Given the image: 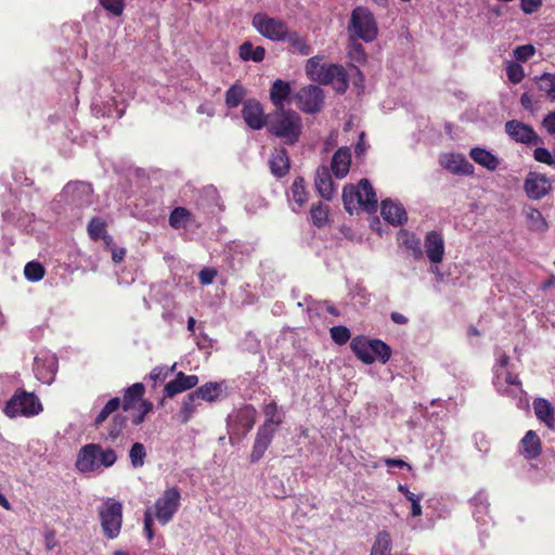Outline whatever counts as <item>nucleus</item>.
I'll list each match as a JSON object with an SVG mask.
<instances>
[{
  "mask_svg": "<svg viewBox=\"0 0 555 555\" xmlns=\"http://www.w3.org/2000/svg\"><path fill=\"white\" fill-rule=\"evenodd\" d=\"M117 453L112 448H104L100 443H88L80 448L76 468L83 474L102 473L117 462Z\"/></svg>",
  "mask_w": 555,
  "mask_h": 555,
  "instance_id": "nucleus-1",
  "label": "nucleus"
},
{
  "mask_svg": "<svg viewBox=\"0 0 555 555\" xmlns=\"http://www.w3.org/2000/svg\"><path fill=\"white\" fill-rule=\"evenodd\" d=\"M301 129V117L292 109L280 108L268 115V131L286 144H295L300 138Z\"/></svg>",
  "mask_w": 555,
  "mask_h": 555,
  "instance_id": "nucleus-2",
  "label": "nucleus"
},
{
  "mask_svg": "<svg viewBox=\"0 0 555 555\" xmlns=\"http://www.w3.org/2000/svg\"><path fill=\"white\" fill-rule=\"evenodd\" d=\"M306 72L311 80L323 85H332L339 93H344L348 88L345 68L336 64H321L319 56H313L307 61Z\"/></svg>",
  "mask_w": 555,
  "mask_h": 555,
  "instance_id": "nucleus-3",
  "label": "nucleus"
},
{
  "mask_svg": "<svg viewBox=\"0 0 555 555\" xmlns=\"http://www.w3.org/2000/svg\"><path fill=\"white\" fill-rule=\"evenodd\" d=\"M42 411V404L34 392L18 389L4 406V414L10 418L18 416L33 417Z\"/></svg>",
  "mask_w": 555,
  "mask_h": 555,
  "instance_id": "nucleus-4",
  "label": "nucleus"
},
{
  "mask_svg": "<svg viewBox=\"0 0 555 555\" xmlns=\"http://www.w3.org/2000/svg\"><path fill=\"white\" fill-rule=\"evenodd\" d=\"M348 34L351 38H358L365 42H372L377 37V24L372 12L364 7L352 10Z\"/></svg>",
  "mask_w": 555,
  "mask_h": 555,
  "instance_id": "nucleus-5",
  "label": "nucleus"
},
{
  "mask_svg": "<svg viewBox=\"0 0 555 555\" xmlns=\"http://www.w3.org/2000/svg\"><path fill=\"white\" fill-rule=\"evenodd\" d=\"M361 191L369 193L371 201H365L366 211L375 212L377 210V196L373 186L367 179H361L357 186L348 184L343 190V202L345 209L352 214L353 210L361 208L363 204V197H361Z\"/></svg>",
  "mask_w": 555,
  "mask_h": 555,
  "instance_id": "nucleus-6",
  "label": "nucleus"
},
{
  "mask_svg": "<svg viewBox=\"0 0 555 555\" xmlns=\"http://www.w3.org/2000/svg\"><path fill=\"white\" fill-rule=\"evenodd\" d=\"M101 527L104 535L113 540L118 537L122 525V505L119 501L108 498L99 508Z\"/></svg>",
  "mask_w": 555,
  "mask_h": 555,
  "instance_id": "nucleus-7",
  "label": "nucleus"
},
{
  "mask_svg": "<svg viewBox=\"0 0 555 555\" xmlns=\"http://www.w3.org/2000/svg\"><path fill=\"white\" fill-rule=\"evenodd\" d=\"M251 24L262 37L271 41H285L289 29L283 20L271 17L266 13L255 14Z\"/></svg>",
  "mask_w": 555,
  "mask_h": 555,
  "instance_id": "nucleus-8",
  "label": "nucleus"
},
{
  "mask_svg": "<svg viewBox=\"0 0 555 555\" xmlns=\"http://www.w3.org/2000/svg\"><path fill=\"white\" fill-rule=\"evenodd\" d=\"M180 501L181 492L178 487L166 489L154 504L156 519L162 525L171 521L180 507Z\"/></svg>",
  "mask_w": 555,
  "mask_h": 555,
  "instance_id": "nucleus-9",
  "label": "nucleus"
},
{
  "mask_svg": "<svg viewBox=\"0 0 555 555\" xmlns=\"http://www.w3.org/2000/svg\"><path fill=\"white\" fill-rule=\"evenodd\" d=\"M298 107L308 114H314L322 107L324 94L320 87L310 85L301 88L297 95Z\"/></svg>",
  "mask_w": 555,
  "mask_h": 555,
  "instance_id": "nucleus-10",
  "label": "nucleus"
},
{
  "mask_svg": "<svg viewBox=\"0 0 555 555\" xmlns=\"http://www.w3.org/2000/svg\"><path fill=\"white\" fill-rule=\"evenodd\" d=\"M256 417V409L250 404H246L229 415L228 424L232 430L245 436L254 427Z\"/></svg>",
  "mask_w": 555,
  "mask_h": 555,
  "instance_id": "nucleus-11",
  "label": "nucleus"
},
{
  "mask_svg": "<svg viewBox=\"0 0 555 555\" xmlns=\"http://www.w3.org/2000/svg\"><path fill=\"white\" fill-rule=\"evenodd\" d=\"M505 132L516 142L527 145L538 144L541 139L534 129L519 120L513 119L505 124Z\"/></svg>",
  "mask_w": 555,
  "mask_h": 555,
  "instance_id": "nucleus-12",
  "label": "nucleus"
},
{
  "mask_svg": "<svg viewBox=\"0 0 555 555\" xmlns=\"http://www.w3.org/2000/svg\"><path fill=\"white\" fill-rule=\"evenodd\" d=\"M242 116L246 125L254 130H260L266 125L268 126V116L264 115L261 104L255 99L243 103Z\"/></svg>",
  "mask_w": 555,
  "mask_h": 555,
  "instance_id": "nucleus-13",
  "label": "nucleus"
},
{
  "mask_svg": "<svg viewBox=\"0 0 555 555\" xmlns=\"http://www.w3.org/2000/svg\"><path fill=\"white\" fill-rule=\"evenodd\" d=\"M92 193L91 184L82 181L69 182L63 190L64 196L77 206L90 205Z\"/></svg>",
  "mask_w": 555,
  "mask_h": 555,
  "instance_id": "nucleus-14",
  "label": "nucleus"
},
{
  "mask_svg": "<svg viewBox=\"0 0 555 555\" xmlns=\"http://www.w3.org/2000/svg\"><path fill=\"white\" fill-rule=\"evenodd\" d=\"M527 196L531 199H540L550 193L552 183L546 176L529 172L524 184Z\"/></svg>",
  "mask_w": 555,
  "mask_h": 555,
  "instance_id": "nucleus-15",
  "label": "nucleus"
},
{
  "mask_svg": "<svg viewBox=\"0 0 555 555\" xmlns=\"http://www.w3.org/2000/svg\"><path fill=\"white\" fill-rule=\"evenodd\" d=\"M440 165L453 175L469 176L474 172V166L463 154L446 153L439 158Z\"/></svg>",
  "mask_w": 555,
  "mask_h": 555,
  "instance_id": "nucleus-16",
  "label": "nucleus"
},
{
  "mask_svg": "<svg viewBox=\"0 0 555 555\" xmlns=\"http://www.w3.org/2000/svg\"><path fill=\"white\" fill-rule=\"evenodd\" d=\"M424 248L429 261L434 264L441 263L444 256V240L441 233L430 231L425 235Z\"/></svg>",
  "mask_w": 555,
  "mask_h": 555,
  "instance_id": "nucleus-17",
  "label": "nucleus"
},
{
  "mask_svg": "<svg viewBox=\"0 0 555 555\" xmlns=\"http://www.w3.org/2000/svg\"><path fill=\"white\" fill-rule=\"evenodd\" d=\"M276 430V428L263 425L259 426L256 434L254 447L250 453V461L253 463L258 462L263 456L264 452L271 444Z\"/></svg>",
  "mask_w": 555,
  "mask_h": 555,
  "instance_id": "nucleus-18",
  "label": "nucleus"
},
{
  "mask_svg": "<svg viewBox=\"0 0 555 555\" xmlns=\"http://www.w3.org/2000/svg\"><path fill=\"white\" fill-rule=\"evenodd\" d=\"M380 214L392 225H401L408 220L406 211L402 204L391 199L382 202Z\"/></svg>",
  "mask_w": 555,
  "mask_h": 555,
  "instance_id": "nucleus-19",
  "label": "nucleus"
},
{
  "mask_svg": "<svg viewBox=\"0 0 555 555\" xmlns=\"http://www.w3.org/2000/svg\"><path fill=\"white\" fill-rule=\"evenodd\" d=\"M198 384V376L185 375L183 372H179L176 378L170 380L165 386V395L167 397H173L185 390L194 388Z\"/></svg>",
  "mask_w": 555,
  "mask_h": 555,
  "instance_id": "nucleus-20",
  "label": "nucleus"
},
{
  "mask_svg": "<svg viewBox=\"0 0 555 555\" xmlns=\"http://www.w3.org/2000/svg\"><path fill=\"white\" fill-rule=\"evenodd\" d=\"M351 152L349 147L338 149L332 158L331 169L337 179H343L349 172Z\"/></svg>",
  "mask_w": 555,
  "mask_h": 555,
  "instance_id": "nucleus-21",
  "label": "nucleus"
},
{
  "mask_svg": "<svg viewBox=\"0 0 555 555\" xmlns=\"http://www.w3.org/2000/svg\"><path fill=\"white\" fill-rule=\"evenodd\" d=\"M314 184L317 191L325 201H331L333 198L334 183L327 167L321 166L318 168Z\"/></svg>",
  "mask_w": 555,
  "mask_h": 555,
  "instance_id": "nucleus-22",
  "label": "nucleus"
},
{
  "mask_svg": "<svg viewBox=\"0 0 555 555\" xmlns=\"http://www.w3.org/2000/svg\"><path fill=\"white\" fill-rule=\"evenodd\" d=\"M398 242L405 247L415 260H420L424 256L420 238L412 232L400 230L398 233Z\"/></svg>",
  "mask_w": 555,
  "mask_h": 555,
  "instance_id": "nucleus-23",
  "label": "nucleus"
},
{
  "mask_svg": "<svg viewBox=\"0 0 555 555\" xmlns=\"http://www.w3.org/2000/svg\"><path fill=\"white\" fill-rule=\"evenodd\" d=\"M469 156L475 163L490 171H494L500 165L499 157L482 147H473L469 152Z\"/></svg>",
  "mask_w": 555,
  "mask_h": 555,
  "instance_id": "nucleus-24",
  "label": "nucleus"
},
{
  "mask_svg": "<svg viewBox=\"0 0 555 555\" xmlns=\"http://www.w3.org/2000/svg\"><path fill=\"white\" fill-rule=\"evenodd\" d=\"M272 175L284 177L289 171V158L285 149L275 150L269 162Z\"/></svg>",
  "mask_w": 555,
  "mask_h": 555,
  "instance_id": "nucleus-25",
  "label": "nucleus"
},
{
  "mask_svg": "<svg viewBox=\"0 0 555 555\" xmlns=\"http://www.w3.org/2000/svg\"><path fill=\"white\" fill-rule=\"evenodd\" d=\"M350 348L363 363L371 364L375 361V357L372 356L371 339L357 336L351 340Z\"/></svg>",
  "mask_w": 555,
  "mask_h": 555,
  "instance_id": "nucleus-26",
  "label": "nucleus"
},
{
  "mask_svg": "<svg viewBox=\"0 0 555 555\" xmlns=\"http://www.w3.org/2000/svg\"><path fill=\"white\" fill-rule=\"evenodd\" d=\"M521 453L526 459L532 460L541 453V441L539 436L533 430L527 431L525 437L520 441Z\"/></svg>",
  "mask_w": 555,
  "mask_h": 555,
  "instance_id": "nucleus-27",
  "label": "nucleus"
},
{
  "mask_svg": "<svg viewBox=\"0 0 555 555\" xmlns=\"http://www.w3.org/2000/svg\"><path fill=\"white\" fill-rule=\"evenodd\" d=\"M144 385L142 383H135L125 390L124 398L120 406L124 411H131L135 409L138 403L142 400L144 395Z\"/></svg>",
  "mask_w": 555,
  "mask_h": 555,
  "instance_id": "nucleus-28",
  "label": "nucleus"
},
{
  "mask_svg": "<svg viewBox=\"0 0 555 555\" xmlns=\"http://www.w3.org/2000/svg\"><path fill=\"white\" fill-rule=\"evenodd\" d=\"M533 410L539 421L543 422L548 428H554V409L546 399H535L533 401Z\"/></svg>",
  "mask_w": 555,
  "mask_h": 555,
  "instance_id": "nucleus-29",
  "label": "nucleus"
},
{
  "mask_svg": "<svg viewBox=\"0 0 555 555\" xmlns=\"http://www.w3.org/2000/svg\"><path fill=\"white\" fill-rule=\"evenodd\" d=\"M199 404L201 400L197 398L195 392H190L182 400L181 409L177 413V420L181 424H186L193 417Z\"/></svg>",
  "mask_w": 555,
  "mask_h": 555,
  "instance_id": "nucleus-30",
  "label": "nucleus"
},
{
  "mask_svg": "<svg viewBox=\"0 0 555 555\" xmlns=\"http://www.w3.org/2000/svg\"><path fill=\"white\" fill-rule=\"evenodd\" d=\"M291 94V86L288 82L276 79L270 90V100L276 109L284 108V102Z\"/></svg>",
  "mask_w": 555,
  "mask_h": 555,
  "instance_id": "nucleus-31",
  "label": "nucleus"
},
{
  "mask_svg": "<svg viewBox=\"0 0 555 555\" xmlns=\"http://www.w3.org/2000/svg\"><path fill=\"white\" fill-rule=\"evenodd\" d=\"M524 215L530 231L543 233L548 229V224L541 211L534 207H525Z\"/></svg>",
  "mask_w": 555,
  "mask_h": 555,
  "instance_id": "nucleus-32",
  "label": "nucleus"
},
{
  "mask_svg": "<svg viewBox=\"0 0 555 555\" xmlns=\"http://www.w3.org/2000/svg\"><path fill=\"white\" fill-rule=\"evenodd\" d=\"M223 391V383L208 382L194 390L199 400L207 402H215L218 400Z\"/></svg>",
  "mask_w": 555,
  "mask_h": 555,
  "instance_id": "nucleus-33",
  "label": "nucleus"
},
{
  "mask_svg": "<svg viewBox=\"0 0 555 555\" xmlns=\"http://www.w3.org/2000/svg\"><path fill=\"white\" fill-rule=\"evenodd\" d=\"M238 55L243 61L259 63L264 59L266 50L261 46L254 47L251 42L245 41L238 48Z\"/></svg>",
  "mask_w": 555,
  "mask_h": 555,
  "instance_id": "nucleus-34",
  "label": "nucleus"
},
{
  "mask_svg": "<svg viewBox=\"0 0 555 555\" xmlns=\"http://www.w3.org/2000/svg\"><path fill=\"white\" fill-rule=\"evenodd\" d=\"M127 423V416L122 414H115L112 417L107 427V433L104 437L106 441H115L121 434Z\"/></svg>",
  "mask_w": 555,
  "mask_h": 555,
  "instance_id": "nucleus-35",
  "label": "nucleus"
},
{
  "mask_svg": "<svg viewBox=\"0 0 555 555\" xmlns=\"http://www.w3.org/2000/svg\"><path fill=\"white\" fill-rule=\"evenodd\" d=\"M371 555H391V539L387 531L377 534L371 550Z\"/></svg>",
  "mask_w": 555,
  "mask_h": 555,
  "instance_id": "nucleus-36",
  "label": "nucleus"
},
{
  "mask_svg": "<svg viewBox=\"0 0 555 555\" xmlns=\"http://www.w3.org/2000/svg\"><path fill=\"white\" fill-rule=\"evenodd\" d=\"M191 221V212L184 207H176L169 216V224L173 229L185 228Z\"/></svg>",
  "mask_w": 555,
  "mask_h": 555,
  "instance_id": "nucleus-37",
  "label": "nucleus"
},
{
  "mask_svg": "<svg viewBox=\"0 0 555 555\" xmlns=\"http://www.w3.org/2000/svg\"><path fill=\"white\" fill-rule=\"evenodd\" d=\"M285 41H287L292 48L301 55H309L311 53V48L307 40L299 36L297 31H292L288 29Z\"/></svg>",
  "mask_w": 555,
  "mask_h": 555,
  "instance_id": "nucleus-38",
  "label": "nucleus"
},
{
  "mask_svg": "<svg viewBox=\"0 0 555 555\" xmlns=\"http://www.w3.org/2000/svg\"><path fill=\"white\" fill-rule=\"evenodd\" d=\"M263 413L266 418L262 425L278 429V427L282 424V417L279 413L278 404L273 401L266 404Z\"/></svg>",
  "mask_w": 555,
  "mask_h": 555,
  "instance_id": "nucleus-39",
  "label": "nucleus"
},
{
  "mask_svg": "<svg viewBox=\"0 0 555 555\" xmlns=\"http://www.w3.org/2000/svg\"><path fill=\"white\" fill-rule=\"evenodd\" d=\"M246 91L242 85L234 83L225 92V104L230 108L237 107L243 101Z\"/></svg>",
  "mask_w": 555,
  "mask_h": 555,
  "instance_id": "nucleus-40",
  "label": "nucleus"
},
{
  "mask_svg": "<svg viewBox=\"0 0 555 555\" xmlns=\"http://www.w3.org/2000/svg\"><path fill=\"white\" fill-rule=\"evenodd\" d=\"M372 356L383 364L389 361L391 356L390 347L380 339H371Z\"/></svg>",
  "mask_w": 555,
  "mask_h": 555,
  "instance_id": "nucleus-41",
  "label": "nucleus"
},
{
  "mask_svg": "<svg viewBox=\"0 0 555 555\" xmlns=\"http://www.w3.org/2000/svg\"><path fill=\"white\" fill-rule=\"evenodd\" d=\"M121 404V400L118 397L112 398L106 402L104 408L100 411V413L94 418V426L99 427L102 425L109 415H112L114 412H116Z\"/></svg>",
  "mask_w": 555,
  "mask_h": 555,
  "instance_id": "nucleus-42",
  "label": "nucleus"
},
{
  "mask_svg": "<svg viewBox=\"0 0 555 555\" xmlns=\"http://www.w3.org/2000/svg\"><path fill=\"white\" fill-rule=\"evenodd\" d=\"M310 216L313 224L318 228H322L328 221V208L321 202L313 204L310 209Z\"/></svg>",
  "mask_w": 555,
  "mask_h": 555,
  "instance_id": "nucleus-43",
  "label": "nucleus"
},
{
  "mask_svg": "<svg viewBox=\"0 0 555 555\" xmlns=\"http://www.w3.org/2000/svg\"><path fill=\"white\" fill-rule=\"evenodd\" d=\"M146 449L143 443L134 442L129 450V459L133 468H140L144 465Z\"/></svg>",
  "mask_w": 555,
  "mask_h": 555,
  "instance_id": "nucleus-44",
  "label": "nucleus"
},
{
  "mask_svg": "<svg viewBox=\"0 0 555 555\" xmlns=\"http://www.w3.org/2000/svg\"><path fill=\"white\" fill-rule=\"evenodd\" d=\"M539 90L544 92L547 98L554 102L555 101V75L544 73L540 76L538 80Z\"/></svg>",
  "mask_w": 555,
  "mask_h": 555,
  "instance_id": "nucleus-45",
  "label": "nucleus"
},
{
  "mask_svg": "<svg viewBox=\"0 0 555 555\" xmlns=\"http://www.w3.org/2000/svg\"><path fill=\"white\" fill-rule=\"evenodd\" d=\"M520 380L517 375H514L513 373L508 371H500L499 369L495 370V378H494V385L495 387L501 390V388L504 385H515L520 386Z\"/></svg>",
  "mask_w": 555,
  "mask_h": 555,
  "instance_id": "nucleus-46",
  "label": "nucleus"
},
{
  "mask_svg": "<svg viewBox=\"0 0 555 555\" xmlns=\"http://www.w3.org/2000/svg\"><path fill=\"white\" fill-rule=\"evenodd\" d=\"M348 56L356 62L362 63L366 59L364 47L358 42V38L349 37Z\"/></svg>",
  "mask_w": 555,
  "mask_h": 555,
  "instance_id": "nucleus-47",
  "label": "nucleus"
},
{
  "mask_svg": "<svg viewBox=\"0 0 555 555\" xmlns=\"http://www.w3.org/2000/svg\"><path fill=\"white\" fill-rule=\"evenodd\" d=\"M153 409V404L150 401H141L138 403L135 409H133V413H131V422L133 425L138 426L144 422V418L147 413H150Z\"/></svg>",
  "mask_w": 555,
  "mask_h": 555,
  "instance_id": "nucleus-48",
  "label": "nucleus"
},
{
  "mask_svg": "<svg viewBox=\"0 0 555 555\" xmlns=\"http://www.w3.org/2000/svg\"><path fill=\"white\" fill-rule=\"evenodd\" d=\"M24 274L28 281L37 282L44 276V268L40 262L30 261L25 266Z\"/></svg>",
  "mask_w": 555,
  "mask_h": 555,
  "instance_id": "nucleus-49",
  "label": "nucleus"
},
{
  "mask_svg": "<svg viewBox=\"0 0 555 555\" xmlns=\"http://www.w3.org/2000/svg\"><path fill=\"white\" fill-rule=\"evenodd\" d=\"M292 193L294 201L300 206L307 201V193L305 190V180L301 177H298L294 180L292 185Z\"/></svg>",
  "mask_w": 555,
  "mask_h": 555,
  "instance_id": "nucleus-50",
  "label": "nucleus"
},
{
  "mask_svg": "<svg viewBox=\"0 0 555 555\" xmlns=\"http://www.w3.org/2000/svg\"><path fill=\"white\" fill-rule=\"evenodd\" d=\"M106 224L99 218H92L88 223V233L89 236L96 241L102 237L105 233Z\"/></svg>",
  "mask_w": 555,
  "mask_h": 555,
  "instance_id": "nucleus-51",
  "label": "nucleus"
},
{
  "mask_svg": "<svg viewBox=\"0 0 555 555\" xmlns=\"http://www.w3.org/2000/svg\"><path fill=\"white\" fill-rule=\"evenodd\" d=\"M506 75L511 82L519 83L525 78V72L520 64L509 62L506 66Z\"/></svg>",
  "mask_w": 555,
  "mask_h": 555,
  "instance_id": "nucleus-52",
  "label": "nucleus"
},
{
  "mask_svg": "<svg viewBox=\"0 0 555 555\" xmlns=\"http://www.w3.org/2000/svg\"><path fill=\"white\" fill-rule=\"evenodd\" d=\"M330 333L332 339L338 345H344L350 339V331L346 326H333Z\"/></svg>",
  "mask_w": 555,
  "mask_h": 555,
  "instance_id": "nucleus-53",
  "label": "nucleus"
},
{
  "mask_svg": "<svg viewBox=\"0 0 555 555\" xmlns=\"http://www.w3.org/2000/svg\"><path fill=\"white\" fill-rule=\"evenodd\" d=\"M101 5L114 16H120L125 9L124 0H99Z\"/></svg>",
  "mask_w": 555,
  "mask_h": 555,
  "instance_id": "nucleus-54",
  "label": "nucleus"
},
{
  "mask_svg": "<svg viewBox=\"0 0 555 555\" xmlns=\"http://www.w3.org/2000/svg\"><path fill=\"white\" fill-rule=\"evenodd\" d=\"M35 370H36L38 379H40L42 383L51 384L53 382L55 371H56L54 361L51 362L49 371H47V372H43V370L40 367L39 362L36 361Z\"/></svg>",
  "mask_w": 555,
  "mask_h": 555,
  "instance_id": "nucleus-55",
  "label": "nucleus"
},
{
  "mask_svg": "<svg viewBox=\"0 0 555 555\" xmlns=\"http://www.w3.org/2000/svg\"><path fill=\"white\" fill-rule=\"evenodd\" d=\"M535 53V48L532 44L518 46L514 50V56L519 62H526Z\"/></svg>",
  "mask_w": 555,
  "mask_h": 555,
  "instance_id": "nucleus-56",
  "label": "nucleus"
},
{
  "mask_svg": "<svg viewBox=\"0 0 555 555\" xmlns=\"http://www.w3.org/2000/svg\"><path fill=\"white\" fill-rule=\"evenodd\" d=\"M534 159L537 162L550 165L553 167L554 156H552L551 152L544 147H537L533 152Z\"/></svg>",
  "mask_w": 555,
  "mask_h": 555,
  "instance_id": "nucleus-57",
  "label": "nucleus"
},
{
  "mask_svg": "<svg viewBox=\"0 0 555 555\" xmlns=\"http://www.w3.org/2000/svg\"><path fill=\"white\" fill-rule=\"evenodd\" d=\"M176 369V364H173L171 367H168V366H156L152 370V372L150 373V378L153 379L154 382H157V380H163L165 379L170 372H172L173 370Z\"/></svg>",
  "mask_w": 555,
  "mask_h": 555,
  "instance_id": "nucleus-58",
  "label": "nucleus"
},
{
  "mask_svg": "<svg viewBox=\"0 0 555 555\" xmlns=\"http://www.w3.org/2000/svg\"><path fill=\"white\" fill-rule=\"evenodd\" d=\"M472 504L476 507V513L482 514L488 509V499L483 492H478L473 499Z\"/></svg>",
  "mask_w": 555,
  "mask_h": 555,
  "instance_id": "nucleus-59",
  "label": "nucleus"
},
{
  "mask_svg": "<svg viewBox=\"0 0 555 555\" xmlns=\"http://www.w3.org/2000/svg\"><path fill=\"white\" fill-rule=\"evenodd\" d=\"M520 9L525 14H532L542 7V0H519Z\"/></svg>",
  "mask_w": 555,
  "mask_h": 555,
  "instance_id": "nucleus-60",
  "label": "nucleus"
},
{
  "mask_svg": "<svg viewBox=\"0 0 555 555\" xmlns=\"http://www.w3.org/2000/svg\"><path fill=\"white\" fill-rule=\"evenodd\" d=\"M152 527H153L152 508L149 507L144 512V532H145V535L149 539V541H152L154 538V532H153Z\"/></svg>",
  "mask_w": 555,
  "mask_h": 555,
  "instance_id": "nucleus-61",
  "label": "nucleus"
},
{
  "mask_svg": "<svg viewBox=\"0 0 555 555\" xmlns=\"http://www.w3.org/2000/svg\"><path fill=\"white\" fill-rule=\"evenodd\" d=\"M543 126L547 130L548 133H555V111L548 113L543 119Z\"/></svg>",
  "mask_w": 555,
  "mask_h": 555,
  "instance_id": "nucleus-62",
  "label": "nucleus"
},
{
  "mask_svg": "<svg viewBox=\"0 0 555 555\" xmlns=\"http://www.w3.org/2000/svg\"><path fill=\"white\" fill-rule=\"evenodd\" d=\"M216 276V271L211 269L202 270L199 273V281L202 284H210Z\"/></svg>",
  "mask_w": 555,
  "mask_h": 555,
  "instance_id": "nucleus-63",
  "label": "nucleus"
},
{
  "mask_svg": "<svg viewBox=\"0 0 555 555\" xmlns=\"http://www.w3.org/2000/svg\"><path fill=\"white\" fill-rule=\"evenodd\" d=\"M365 151H366V144H365V140H364V132H361L359 135V140L354 146V153L357 156H361L365 153Z\"/></svg>",
  "mask_w": 555,
  "mask_h": 555,
  "instance_id": "nucleus-64",
  "label": "nucleus"
}]
</instances>
